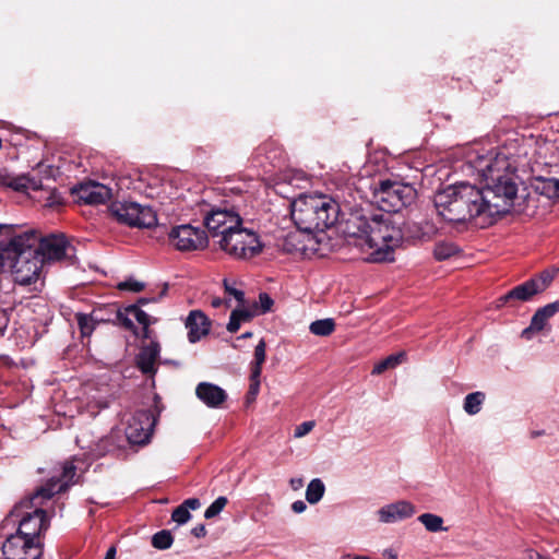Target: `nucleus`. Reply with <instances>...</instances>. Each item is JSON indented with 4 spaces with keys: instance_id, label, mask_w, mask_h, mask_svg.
I'll list each match as a JSON object with an SVG mask.
<instances>
[{
    "instance_id": "6",
    "label": "nucleus",
    "mask_w": 559,
    "mask_h": 559,
    "mask_svg": "<svg viewBox=\"0 0 559 559\" xmlns=\"http://www.w3.org/2000/svg\"><path fill=\"white\" fill-rule=\"evenodd\" d=\"M73 247L63 234H49L37 239V281L44 280L51 265L69 260L73 264Z\"/></svg>"
},
{
    "instance_id": "43",
    "label": "nucleus",
    "mask_w": 559,
    "mask_h": 559,
    "mask_svg": "<svg viewBox=\"0 0 559 559\" xmlns=\"http://www.w3.org/2000/svg\"><path fill=\"white\" fill-rule=\"evenodd\" d=\"M316 426L313 420L304 421L295 428L294 437L302 438L308 435Z\"/></svg>"
},
{
    "instance_id": "20",
    "label": "nucleus",
    "mask_w": 559,
    "mask_h": 559,
    "mask_svg": "<svg viewBox=\"0 0 559 559\" xmlns=\"http://www.w3.org/2000/svg\"><path fill=\"white\" fill-rule=\"evenodd\" d=\"M61 157L57 155H49L44 157L37 163V177H39V183H51L57 180L61 175Z\"/></svg>"
},
{
    "instance_id": "1",
    "label": "nucleus",
    "mask_w": 559,
    "mask_h": 559,
    "mask_svg": "<svg viewBox=\"0 0 559 559\" xmlns=\"http://www.w3.org/2000/svg\"><path fill=\"white\" fill-rule=\"evenodd\" d=\"M340 228L348 243L368 253L365 259L370 262L392 261L403 240L401 228L384 214L367 216L355 211L340 223Z\"/></svg>"
},
{
    "instance_id": "25",
    "label": "nucleus",
    "mask_w": 559,
    "mask_h": 559,
    "mask_svg": "<svg viewBox=\"0 0 559 559\" xmlns=\"http://www.w3.org/2000/svg\"><path fill=\"white\" fill-rule=\"evenodd\" d=\"M32 180L25 175H13L9 173H0V185L8 187L17 192H25Z\"/></svg>"
},
{
    "instance_id": "5",
    "label": "nucleus",
    "mask_w": 559,
    "mask_h": 559,
    "mask_svg": "<svg viewBox=\"0 0 559 559\" xmlns=\"http://www.w3.org/2000/svg\"><path fill=\"white\" fill-rule=\"evenodd\" d=\"M79 480L76 474V466L73 461H66L61 471L41 486L37 487V500L40 499L39 507L37 506V519L39 520V532L46 531L49 527L50 519L55 514L53 504L44 508L45 501H50L56 495L67 491L71 486L75 485Z\"/></svg>"
},
{
    "instance_id": "54",
    "label": "nucleus",
    "mask_w": 559,
    "mask_h": 559,
    "mask_svg": "<svg viewBox=\"0 0 559 559\" xmlns=\"http://www.w3.org/2000/svg\"><path fill=\"white\" fill-rule=\"evenodd\" d=\"M116 552H117L116 547L115 546H110L107 549L104 559H115Z\"/></svg>"
},
{
    "instance_id": "24",
    "label": "nucleus",
    "mask_w": 559,
    "mask_h": 559,
    "mask_svg": "<svg viewBox=\"0 0 559 559\" xmlns=\"http://www.w3.org/2000/svg\"><path fill=\"white\" fill-rule=\"evenodd\" d=\"M201 502L198 498H189L178 506L171 514V520L181 525L191 519L190 510H198Z\"/></svg>"
},
{
    "instance_id": "26",
    "label": "nucleus",
    "mask_w": 559,
    "mask_h": 559,
    "mask_svg": "<svg viewBox=\"0 0 559 559\" xmlns=\"http://www.w3.org/2000/svg\"><path fill=\"white\" fill-rule=\"evenodd\" d=\"M535 190L548 199H559V179L558 178H538L535 183Z\"/></svg>"
},
{
    "instance_id": "21",
    "label": "nucleus",
    "mask_w": 559,
    "mask_h": 559,
    "mask_svg": "<svg viewBox=\"0 0 559 559\" xmlns=\"http://www.w3.org/2000/svg\"><path fill=\"white\" fill-rule=\"evenodd\" d=\"M538 292L536 289V286H534V282L531 280L515 286L511 290H509L507 294L501 296L497 302L498 307H501L507 304H512L514 301H528L531 300L535 295H537Z\"/></svg>"
},
{
    "instance_id": "17",
    "label": "nucleus",
    "mask_w": 559,
    "mask_h": 559,
    "mask_svg": "<svg viewBox=\"0 0 559 559\" xmlns=\"http://www.w3.org/2000/svg\"><path fill=\"white\" fill-rule=\"evenodd\" d=\"M197 397L210 408H219L227 400L226 391L211 382H200L195 388Z\"/></svg>"
},
{
    "instance_id": "9",
    "label": "nucleus",
    "mask_w": 559,
    "mask_h": 559,
    "mask_svg": "<svg viewBox=\"0 0 559 559\" xmlns=\"http://www.w3.org/2000/svg\"><path fill=\"white\" fill-rule=\"evenodd\" d=\"M373 202L380 210L390 213L399 212L411 204L416 195V190L407 183L392 180H382L373 188Z\"/></svg>"
},
{
    "instance_id": "8",
    "label": "nucleus",
    "mask_w": 559,
    "mask_h": 559,
    "mask_svg": "<svg viewBox=\"0 0 559 559\" xmlns=\"http://www.w3.org/2000/svg\"><path fill=\"white\" fill-rule=\"evenodd\" d=\"M217 243L226 254L238 260H249L261 253L263 248L259 236L241 225L222 236Z\"/></svg>"
},
{
    "instance_id": "19",
    "label": "nucleus",
    "mask_w": 559,
    "mask_h": 559,
    "mask_svg": "<svg viewBox=\"0 0 559 559\" xmlns=\"http://www.w3.org/2000/svg\"><path fill=\"white\" fill-rule=\"evenodd\" d=\"M186 328L189 341L195 343L209 333L210 321L202 311L192 310L187 318Z\"/></svg>"
},
{
    "instance_id": "53",
    "label": "nucleus",
    "mask_w": 559,
    "mask_h": 559,
    "mask_svg": "<svg viewBox=\"0 0 559 559\" xmlns=\"http://www.w3.org/2000/svg\"><path fill=\"white\" fill-rule=\"evenodd\" d=\"M191 534L198 538L205 536L206 530L203 524L197 525L191 530Z\"/></svg>"
},
{
    "instance_id": "60",
    "label": "nucleus",
    "mask_w": 559,
    "mask_h": 559,
    "mask_svg": "<svg viewBox=\"0 0 559 559\" xmlns=\"http://www.w3.org/2000/svg\"><path fill=\"white\" fill-rule=\"evenodd\" d=\"M36 547H37V550L40 548V544L38 540H37Z\"/></svg>"
},
{
    "instance_id": "44",
    "label": "nucleus",
    "mask_w": 559,
    "mask_h": 559,
    "mask_svg": "<svg viewBox=\"0 0 559 559\" xmlns=\"http://www.w3.org/2000/svg\"><path fill=\"white\" fill-rule=\"evenodd\" d=\"M259 389H260V377L254 378L253 371H251L248 397L251 400H254L259 393Z\"/></svg>"
},
{
    "instance_id": "56",
    "label": "nucleus",
    "mask_w": 559,
    "mask_h": 559,
    "mask_svg": "<svg viewBox=\"0 0 559 559\" xmlns=\"http://www.w3.org/2000/svg\"><path fill=\"white\" fill-rule=\"evenodd\" d=\"M251 336H252V333H251V332H246V333L241 334V335L239 336V338H249V337H251Z\"/></svg>"
},
{
    "instance_id": "61",
    "label": "nucleus",
    "mask_w": 559,
    "mask_h": 559,
    "mask_svg": "<svg viewBox=\"0 0 559 559\" xmlns=\"http://www.w3.org/2000/svg\"><path fill=\"white\" fill-rule=\"evenodd\" d=\"M39 307H40V305H39V304H37V310H36V313H39V310H38V308H39Z\"/></svg>"
},
{
    "instance_id": "59",
    "label": "nucleus",
    "mask_w": 559,
    "mask_h": 559,
    "mask_svg": "<svg viewBox=\"0 0 559 559\" xmlns=\"http://www.w3.org/2000/svg\"><path fill=\"white\" fill-rule=\"evenodd\" d=\"M354 559H368L367 557H360V556H357L355 557Z\"/></svg>"
},
{
    "instance_id": "29",
    "label": "nucleus",
    "mask_w": 559,
    "mask_h": 559,
    "mask_svg": "<svg viewBox=\"0 0 559 559\" xmlns=\"http://www.w3.org/2000/svg\"><path fill=\"white\" fill-rule=\"evenodd\" d=\"M486 395L484 392L476 391L465 396L463 403V409L468 415H476L481 411V406L485 402Z\"/></svg>"
},
{
    "instance_id": "10",
    "label": "nucleus",
    "mask_w": 559,
    "mask_h": 559,
    "mask_svg": "<svg viewBox=\"0 0 559 559\" xmlns=\"http://www.w3.org/2000/svg\"><path fill=\"white\" fill-rule=\"evenodd\" d=\"M109 213L117 222L132 227L148 228L156 224L153 210L135 202H112L109 206Z\"/></svg>"
},
{
    "instance_id": "31",
    "label": "nucleus",
    "mask_w": 559,
    "mask_h": 559,
    "mask_svg": "<svg viewBox=\"0 0 559 559\" xmlns=\"http://www.w3.org/2000/svg\"><path fill=\"white\" fill-rule=\"evenodd\" d=\"M325 486L323 481L320 478H314L307 486L306 500L310 504H316L323 498Z\"/></svg>"
},
{
    "instance_id": "14",
    "label": "nucleus",
    "mask_w": 559,
    "mask_h": 559,
    "mask_svg": "<svg viewBox=\"0 0 559 559\" xmlns=\"http://www.w3.org/2000/svg\"><path fill=\"white\" fill-rule=\"evenodd\" d=\"M80 201L90 205L104 204L112 198V190L99 182L88 181L72 188Z\"/></svg>"
},
{
    "instance_id": "42",
    "label": "nucleus",
    "mask_w": 559,
    "mask_h": 559,
    "mask_svg": "<svg viewBox=\"0 0 559 559\" xmlns=\"http://www.w3.org/2000/svg\"><path fill=\"white\" fill-rule=\"evenodd\" d=\"M145 287L144 283L136 281L132 277L117 284V288L120 290H130L139 293Z\"/></svg>"
},
{
    "instance_id": "52",
    "label": "nucleus",
    "mask_w": 559,
    "mask_h": 559,
    "mask_svg": "<svg viewBox=\"0 0 559 559\" xmlns=\"http://www.w3.org/2000/svg\"><path fill=\"white\" fill-rule=\"evenodd\" d=\"M290 488L294 491H297L302 488L304 486V479L301 477H295L289 480Z\"/></svg>"
},
{
    "instance_id": "50",
    "label": "nucleus",
    "mask_w": 559,
    "mask_h": 559,
    "mask_svg": "<svg viewBox=\"0 0 559 559\" xmlns=\"http://www.w3.org/2000/svg\"><path fill=\"white\" fill-rule=\"evenodd\" d=\"M39 309L41 310L40 314L44 316V324L46 325L49 321H51L52 312L47 305L40 306Z\"/></svg>"
},
{
    "instance_id": "16",
    "label": "nucleus",
    "mask_w": 559,
    "mask_h": 559,
    "mask_svg": "<svg viewBox=\"0 0 559 559\" xmlns=\"http://www.w3.org/2000/svg\"><path fill=\"white\" fill-rule=\"evenodd\" d=\"M559 312V301L550 302L539 309L532 317L531 323L525 328L521 336L527 341L532 340L534 334L543 331L548 323V320Z\"/></svg>"
},
{
    "instance_id": "13",
    "label": "nucleus",
    "mask_w": 559,
    "mask_h": 559,
    "mask_svg": "<svg viewBox=\"0 0 559 559\" xmlns=\"http://www.w3.org/2000/svg\"><path fill=\"white\" fill-rule=\"evenodd\" d=\"M156 419L148 409L136 411L128 420L126 435L131 443L142 444L150 440Z\"/></svg>"
},
{
    "instance_id": "22",
    "label": "nucleus",
    "mask_w": 559,
    "mask_h": 559,
    "mask_svg": "<svg viewBox=\"0 0 559 559\" xmlns=\"http://www.w3.org/2000/svg\"><path fill=\"white\" fill-rule=\"evenodd\" d=\"M126 313L133 317L142 325L141 332L138 335L145 340H151L150 325L156 320L142 310L139 305L128 307Z\"/></svg>"
},
{
    "instance_id": "12",
    "label": "nucleus",
    "mask_w": 559,
    "mask_h": 559,
    "mask_svg": "<svg viewBox=\"0 0 559 559\" xmlns=\"http://www.w3.org/2000/svg\"><path fill=\"white\" fill-rule=\"evenodd\" d=\"M241 224L240 214L227 205L213 207L204 215V225L212 237L221 238Z\"/></svg>"
},
{
    "instance_id": "36",
    "label": "nucleus",
    "mask_w": 559,
    "mask_h": 559,
    "mask_svg": "<svg viewBox=\"0 0 559 559\" xmlns=\"http://www.w3.org/2000/svg\"><path fill=\"white\" fill-rule=\"evenodd\" d=\"M75 319L81 332L82 337H90L95 329L99 325L97 322L91 320L88 313H76Z\"/></svg>"
},
{
    "instance_id": "4",
    "label": "nucleus",
    "mask_w": 559,
    "mask_h": 559,
    "mask_svg": "<svg viewBox=\"0 0 559 559\" xmlns=\"http://www.w3.org/2000/svg\"><path fill=\"white\" fill-rule=\"evenodd\" d=\"M0 270L11 272L21 285L31 284L35 276V229L11 238L0 245Z\"/></svg>"
},
{
    "instance_id": "45",
    "label": "nucleus",
    "mask_w": 559,
    "mask_h": 559,
    "mask_svg": "<svg viewBox=\"0 0 559 559\" xmlns=\"http://www.w3.org/2000/svg\"><path fill=\"white\" fill-rule=\"evenodd\" d=\"M259 302L262 313L270 311L273 306V299L266 293H261L259 295Z\"/></svg>"
},
{
    "instance_id": "7",
    "label": "nucleus",
    "mask_w": 559,
    "mask_h": 559,
    "mask_svg": "<svg viewBox=\"0 0 559 559\" xmlns=\"http://www.w3.org/2000/svg\"><path fill=\"white\" fill-rule=\"evenodd\" d=\"M480 190L487 217L491 219V224L498 216L510 211L518 194L516 185L509 177L500 175L497 176V181L492 186Z\"/></svg>"
},
{
    "instance_id": "33",
    "label": "nucleus",
    "mask_w": 559,
    "mask_h": 559,
    "mask_svg": "<svg viewBox=\"0 0 559 559\" xmlns=\"http://www.w3.org/2000/svg\"><path fill=\"white\" fill-rule=\"evenodd\" d=\"M418 521L425 526V528L429 532H443L447 531L443 527V519L433 513H424L418 516Z\"/></svg>"
},
{
    "instance_id": "11",
    "label": "nucleus",
    "mask_w": 559,
    "mask_h": 559,
    "mask_svg": "<svg viewBox=\"0 0 559 559\" xmlns=\"http://www.w3.org/2000/svg\"><path fill=\"white\" fill-rule=\"evenodd\" d=\"M168 238L170 245L179 251L203 250L209 245V237L205 230L190 224L173 227Z\"/></svg>"
},
{
    "instance_id": "27",
    "label": "nucleus",
    "mask_w": 559,
    "mask_h": 559,
    "mask_svg": "<svg viewBox=\"0 0 559 559\" xmlns=\"http://www.w3.org/2000/svg\"><path fill=\"white\" fill-rule=\"evenodd\" d=\"M254 317V312L239 307L234 309L229 317V322L227 324V331L230 333H236L242 323L249 322Z\"/></svg>"
},
{
    "instance_id": "55",
    "label": "nucleus",
    "mask_w": 559,
    "mask_h": 559,
    "mask_svg": "<svg viewBox=\"0 0 559 559\" xmlns=\"http://www.w3.org/2000/svg\"><path fill=\"white\" fill-rule=\"evenodd\" d=\"M534 555L536 556V559H544V558L542 557V555H539L538 552H534V554H533V552H531V554L528 555V559H534Z\"/></svg>"
},
{
    "instance_id": "18",
    "label": "nucleus",
    "mask_w": 559,
    "mask_h": 559,
    "mask_svg": "<svg viewBox=\"0 0 559 559\" xmlns=\"http://www.w3.org/2000/svg\"><path fill=\"white\" fill-rule=\"evenodd\" d=\"M160 346L158 342L152 337L148 344L141 346L136 356V365L139 369L145 374H154L156 372V362L159 357Z\"/></svg>"
},
{
    "instance_id": "40",
    "label": "nucleus",
    "mask_w": 559,
    "mask_h": 559,
    "mask_svg": "<svg viewBox=\"0 0 559 559\" xmlns=\"http://www.w3.org/2000/svg\"><path fill=\"white\" fill-rule=\"evenodd\" d=\"M174 542L170 531L163 530L152 536V546L157 549H168Z\"/></svg>"
},
{
    "instance_id": "48",
    "label": "nucleus",
    "mask_w": 559,
    "mask_h": 559,
    "mask_svg": "<svg viewBox=\"0 0 559 559\" xmlns=\"http://www.w3.org/2000/svg\"><path fill=\"white\" fill-rule=\"evenodd\" d=\"M211 306L213 308H221V307L229 308L230 304H229V299H226V297L225 298L212 297L211 298Z\"/></svg>"
},
{
    "instance_id": "39",
    "label": "nucleus",
    "mask_w": 559,
    "mask_h": 559,
    "mask_svg": "<svg viewBox=\"0 0 559 559\" xmlns=\"http://www.w3.org/2000/svg\"><path fill=\"white\" fill-rule=\"evenodd\" d=\"M459 251L457 247L451 242H440L437 243L433 249V255L437 260L443 261L447 260Z\"/></svg>"
},
{
    "instance_id": "3",
    "label": "nucleus",
    "mask_w": 559,
    "mask_h": 559,
    "mask_svg": "<svg viewBox=\"0 0 559 559\" xmlns=\"http://www.w3.org/2000/svg\"><path fill=\"white\" fill-rule=\"evenodd\" d=\"M340 204L325 194L300 195L292 203V218L305 233L324 231L340 218Z\"/></svg>"
},
{
    "instance_id": "23",
    "label": "nucleus",
    "mask_w": 559,
    "mask_h": 559,
    "mask_svg": "<svg viewBox=\"0 0 559 559\" xmlns=\"http://www.w3.org/2000/svg\"><path fill=\"white\" fill-rule=\"evenodd\" d=\"M37 190L41 191L39 199L44 201V207L57 210L64 204L62 195L50 183L37 185Z\"/></svg>"
},
{
    "instance_id": "37",
    "label": "nucleus",
    "mask_w": 559,
    "mask_h": 559,
    "mask_svg": "<svg viewBox=\"0 0 559 559\" xmlns=\"http://www.w3.org/2000/svg\"><path fill=\"white\" fill-rule=\"evenodd\" d=\"M224 288L226 299H229V302L231 301V299H235L239 307H242L245 305V293L242 289L236 286V282H230L229 280L225 278Z\"/></svg>"
},
{
    "instance_id": "49",
    "label": "nucleus",
    "mask_w": 559,
    "mask_h": 559,
    "mask_svg": "<svg viewBox=\"0 0 559 559\" xmlns=\"http://www.w3.org/2000/svg\"><path fill=\"white\" fill-rule=\"evenodd\" d=\"M164 294H165V290L160 292L159 295L156 297H152V298L142 297L139 299L138 305L141 307V306H145L150 302H156L164 296Z\"/></svg>"
},
{
    "instance_id": "41",
    "label": "nucleus",
    "mask_w": 559,
    "mask_h": 559,
    "mask_svg": "<svg viewBox=\"0 0 559 559\" xmlns=\"http://www.w3.org/2000/svg\"><path fill=\"white\" fill-rule=\"evenodd\" d=\"M227 504V498L226 497H218L216 500H214L211 506L205 510L204 518L205 519H212L215 518L217 514L221 513V511L225 508Z\"/></svg>"
},
{
    "instance_id": "15",
    "label": "nucleus",
    "mask_w": 559,
    "mask_h": 559,
    "mask_svg": "<svg viewBox=\"0 0 559 559\" xmlns=\"http://www.w3.org/2000/svg\"><path fill=\"white\" fill-rule=\"evenodd\" d=\"M415 512V507L411 502L406 500H400L383 506L377 511V515L379 522L391 524L408 519L413 516Z\"/></svg>"
},
{
    "instance_id": "35",
    "label": "nucleus",
    "mask_w": 559,
    "mask_h": 559,
    "mask_svg": "<svg viewBox=\"0 0 559 559\" xmlns=\"http://www.w3.org/2000/svg\"><path fill=\"white\" fill-rule=\"evenodd\" d=\"M557 273L558 269H547L540 272L537 276L531 278V281L534 282V286H536L538 294L548 288Z\"/></svg>"
},
{
    "instance_id": "51",
    "label": "nucleus",
    "mask_w": 559,
    "mask_h": 559,
    "mask_svg": "<svg viewBox=\"0 0 559 559\" xmlns=\"http://www.w3.org/2000/svg\"><path fill=\"white\" fill-rule=\"evenodd\" d=\"M306 509H307V504L302 500H297V501L293 502V504H292V510L298 514L305 512Z\"/></svg>"
},
{
    "instance_id": "32",
    "label": "nucleus",
    "mask_w": 559,
    "mask_h": 559,
    "mask_svg": "<svg viewBox=\"0 0 559 559\" xmlns=\"http://www.w3.org/2000/svg\"><path fill=\"white\" fill-rule=\"evenodd\" d=\"M405 356L403 352L388 356L385 359L374 365L372 374H381L388 369L395 368L405 359Z\"/></svg>"
},
{
    "instance_id": "57",
    "label": "nucleus",
    "mask_w": 559,
    "mask_h": 559,
    "mask_svg": "<svg viewBox=\"0 0 559 559\" xmlns=\"http://www.w3.org/2000/svg\"><path fill=\"white\" fill-rule=\"evenodd\" d=\"M542 435H544V431H533L532 432V437H534V438L539 437Z\"/></svg>"
},
{
    "instance_id": "30",
    "label": "nucleus",
    "mask_w": 559,
    "mask_h": 559,
    "mask_svg": "<svg viewBox=\"0 0 559 559\" xmlns=\"http://www.w3.org/2000/svg\"><path fill=\"white\" fill-rule=\"evenodd\" d=\"M335 328L336 324L334 319L325 318L311 322L309 331L316 336H329L335 331Z\"/></svg>"
},
{
    "instance_id": "46",
    "label": "nucleus",
    "mask_w": 559,
    "mask_h": 559,
    "mask_svg": "<svg viewBox=\"0 0 559 559\" xmlns=\"http://www.w3.org/2000/svg\"><path fill=\"white\" fill-rule=\"evenodd\" d=\"M114 319H115V321L120 322L127 329H133L134 328V324H133L131 318H129L128 314H123L122 312H120L117 309L115 311Z\"/></svg>"
},
{
    "instance_id": "58",
    "label": "nucleus",
    "mask_w": 559,
    "mask_h": 559,
    "mask_svg": "<svg viewBox=\"0 0 559 559\" xmlns=\"http://www.w3.org/2000/svg\"><path fill=\"white\" fill-rule=\"evenodd\" d=\"M41 556H43V551H41V550H40V551H37L36 558H37V559H40V557H41Z\"/></svg>"
},
{
    "instance_id": "47",
    "label": "nucleus",
    "mask_w": 559,
    "mask_h": 559,
    "mask_svg": "<svg viewBox=\"0 0 559 559\" xmlns=\"http://www.w3.org/2000/svg\"><path fill=\"white\" fill-rule=\"evenodd\" d=\"M400 555H401L400 546H391V547L384 549L383 554H382V556L385 559H397Z\"/></svg>"
},
{
    "instance_id": "2",
    "label": "nucleus",
    "mask_w": 559,
    "mask_h": 559,
    "mask_svg": "<svg viewBox=\"0 0 559 559\" xmlns=\"http://www.w3.org/2000/svg\"><path fill=\"white\" fill-rule=\"evenodd\" d=\"M438 214L450 223L475 221L480 227L491 225L487 217L481 190L476 186L461 182L447 187L435 197Z\"/></svg>"
},
{
    "instance_id": "38",
    "label": "nucleus",
    "mask_w": 559,
    "mask_h": 559,
    "mask_svg": "<svg viewBox=\"0 0 559 559\" xmlns=\"http://www.w3.org/2000/svg\"><path fill=\"white\" fill-rule=\"evenodd\" d=\"M265 347L266 344L264 340H260V342L254 348V361L251 370L253 371L254 378L261 377L262 365L265 361Z\"/></svg>"
},
{
    "instance_id": "34",
    "label": "nucleus",
    "mask_w": 559,
    "mask_h": 559,
    "mask_svg": "<svg viewBox=\"0 0 559 559\" xmlns=\"http://www.w3.org/2000/svg\"><path fill=\"white\" fill-rule=\"evenodd\" d=\"M115 306H107L104 308H96L88 314L92 321L97 322L98 324H105L109 322H115Z\"/></svg>"
},
{
    "instance_id": "28",
    "label": "nucleus",
    "mask_w": 559,
    "mask_h": 559,
    "mask_svg": "<svg viewBox=\"0 0 559 559\" xmlns=\"http://www.w3.org/2000/svg\"><path fill=\"white\" fill-rule=\"evenodd\" d=\"M475 167L486 180H495V174L501 170L499 160L497 158L493 160L491 157H479Z\"/></svg>"
}]
</instances>
